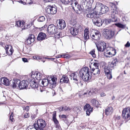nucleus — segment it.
Listing matches in <instances>:
<instances>
[{"mask_svg": "<svg viewBox=\"0 0 130 130\" xmlns=\"http://www.w3.org/2000/svg\"><path fill=\"white\" fill-rule=\"evenodd\" d=\"M87 14L86 15L87 17L90 18L92 20L93 22L94 25L98 27L101 26L103 23L104 22L108 21L107 20L105 21L104 20H101L99 18V14L96 11H93L90 12H86Z\"/></svg>", "mask_w": 130, "mask_h": 130, "instance_id": "1", "label": "nucleus"}, {"mask_svg": "<svg viewBox=\"0 0 130 130\" xmlns=\"http://www.w3.org/2000/svg\"><path fill=\"white\" fill-rule=\"evenodd\" d=\"M57 78L54 76H51L48 79H43L40 82L43 86L46 87L48 86L50 88H53L56 86Z\"/></svg>", "mask_w": 130, "mask_h": 130, "instance_id": "2", "label": "nucleus"}, {"mask_svg": "<svg viewBox=\"0 0 130 130\" xmlns=\"http://www.w3.org/2000/svg\"><path fill=\"white\" fill-rule=\"evenodd\" d=\"M46 125L45 121L42 119H38L37 123L34 124V127L32 126H29L26 130H43V128Z\"/></svg>", "mask_w": 130, "mask_h": 130, "instance_id": "3", "label": "nucleus"}, {"mask_svg": "<svg viewBox=\"0 0 130 130\" xmlns=\"http://www.w3.org/2000/svg\"><path fill=\"white\" fill-rule=\"evenodd\" d=\"M95 8H98L97 11H96L98 14H101L107 12L109 10L108 7L106 6H102V4L100 3H97Z\"/></svg>", "mask_w": 130, "mask_h": 130, "instance_id": "4", "label": "nucleus"}, {"mask_svg": "<svg viewBox=\"0 0 130 130\" xmlns=\"http://www.w3.org/2000/svg\"><path fill=\"white\" fill-rule=\"evenodd\" d=\"M104 56L106 57H111L115 55L116 54V50L111 47H107L104 50Z\"/></svg>", "mask_w": 130, "mask_h": 130, "instance_id": "5", "label": "nucleus"}, {"mask_svg": "<svg viewBox=\"0 0 130 130\" xmlns=\"http://www.w3.org/2000/svg\"><path fill=\"white\" fill-rule=\"evenodd\" d=\"M111 9L112 10L111 12L112 18L111 20L112 22H116L117 21V15L118 14V9L115 4L112 5L111 7Z\"/></svg>", "mask_w": 130, "mask_h": 130, "instance_id": "6", "label": "nucleus"}, {"mask_svg": "<svg viewBox=\"0 0 130 130\" xmlns=\"http://www.w3.org/2000/svg\"><path fill=\"white\" fill-rule=\"evenodd\" d=\"M94 2V0H83V3L88 7L87 9V12H90L93 11V8L91 6Z\"/></svg>", "mask_w": 130, "mask_h": 130, "instance_id": "7", "label": "nucleus"}, {"mask_svg": "<svg viewBox=\"0 0 130 130\" xmlns=\"http://www.w3.org/2000/svg\"><path fill=\"white\" fill-rule=\"evenodd\" d=\"M122 116L124 119H129L130 118V108L126 107L122 111Z\"/></svg>", "mask_w": 130, "mask_h": 130, "instance_id": "8", "label": "nucleus"}, {"mask_svg": "<svg viewBox=\"0 0 130 130\" xmlns=\"http://www.w3.org/2000/svg\"><path fill=\"white\" fill-rule=\"evenodd\" d=\"M103 35L106 38L110 39L113 37L114 32L111 30L106 29L103 32Z\"/></svg>", "mask_w": 130, "mask_h": 130, "instance_id": "9", "label": "nucleus"}, {"mask_svg": "<svg viewBox=\"0 0 130 130\" xmlns=\"http://www.w3.org/2000/svg\"><path fill=\"white\" fill-rule=\"evenodd\" d=\"M57 8L55 6H48L47 7L46 12L49 14H54L57 12Z\"/></svg>", "mask_w": 130, "mask_h": 130, "instance_id": "10", "label": "nucleus"}, {"mask_svg": "<svg viewBox=\"0 0 130 130\" xmlns=\"http://www.w3.org/2000/svg\"><path fill=\"white\" fill-rule=\"evenodd\" d=\"M42 76V74L38 72H32L31 75V77L32 79H36L37 80H39V83L40 82Z\"/></svg>", "mask_w": 130, "mask_h": 130, "instance_id": "11", "label": "nucleus"}, {"mask_svg": "<svg viewBox=\"0 0 130 130\" xmlns=\"http://www.w3.org/2000/svg\"><path fill=\"white\" fill-rule=\"evenodd\" d=\"M19 83V88L20 89H27L28 83L27 80H23L21 81L20 80Z\"/></svg>", "mask_w": 130, "mask_h": 130, "instance_id": "12", "label": "nucleus"}, {"mask_svg": "<svg viewBox=\"0 0 130 130\" xmlns=\"http://www.w3.org/2000/svg\"><path fill=\"white\" fill-rule=\"evenodd\" d=\"M69 24L72 26V27L76 26L77 24H80L78 23L76 20V18L73 15V14H71V16L69 19Z\"/></svg>", "mask_w": 130, "mask_h": 130, "instance_id": "13", "label": "nucleus"}, {"mask_svg": "<svg viewBox=\"0 0 130 130\" xmlns=\"http://www.w3.org/2000/svg\"><path fill=\"white\" fill-rule=\"evenodd\" d=\"M89 69L87 67H85L81 69L79 71L80 77H82L87 74L90 73L89 71Z\"/></svg>", "mask_w": 130, "mask_h": 130, "instance_id": "14", "label": "nucleus"}, {"mask_svg": "<svg viewBox=\"0 0 130 130\" xmlns=\"http://www.w3.org/2000/svg\"><path fill=\"white\" fill-rule=\"evenodd\" d=\"M80 26V24H77L76 26L72 27L70 29L71 34L74 36L77 35L78 33L79 28Z\"/></svg>", "mask_w": 130, "mask_h": 130, "instance_id": "15", "label": "nucleus"}, {"mask_svg": "<svg viewBox=\"0 0 130 130\" xmlns=\"http://www.w3.org/2000/svg\"><path fill=\"white\" fill-rule=\"evenodd\" d=\"M71 5L73 9L75 10H80L81 7L78 4L77 1L76 0L72 1Z\"/></svg>", "mask_w": 130, "mask_h": 130, "instance_id": "16", "label": "nucleus"}, {"mask_svg": "<svg viewBox=\"0 0 130 130\" xmlns=\"http://www.w3.org/2000/svg\"><path fill=\"white\" fill-rule=\"evenodd\" d=\"M101 36L100 33L99 31L96 30H94V34L91 33L90 34L91 38L95 40H99Z\"/></svg>", "mask_w": 130, "mask_h": 130, "instance_id": "17", "label": "nucleus"}, {"mask_svg": "<svg viewBox=\"0 0 130 130\" xmlns=\"http://www.w3.org/2000/svg\"><path fill=\"white\" fill-rule=\"evenodd\" d=\"M56 26L53 24H51L48 27L47 30L49 34H53L56 31Z\"/></svg>", "mask_w": 130, "mask_h": 130, "instance_id": "18", "label": "nucleus"}, {"mask_svg": "<svg viewBox=\"0 0 130 130\" xmlns=\"http://www.w3.org/2000/svg\"><path fill=\"white\" fill-rule=\"evenodd\" d=\"M57 23H58V25L60 29H64L66 26V23L64 20L59 19L57 21Z\"/></svg>", "mask_w": 130, "mask_h": 130, "instance_id": "19", "label": "nucleus"}, {"mask_svg": "<svg viewBox=\"0 0 130 130\" xmlns=\"http://www.w3.org/2000/svg\"><path fill=\"white\" fill-rule=\"evenodd\" d=\"M84 109L86 111V114L88 116L90 115V113L92 112L93 110V108H91L90 105L88 104H86L84 106Z\"/></svg>", "mask_w": 130, "mask_h": 130, "instance_id": "20", "label": "nucleus"}, {"mask_svg": "<svg viewBox=\"0 0 130 130\" xmlns=\"http://www.w3.org/2000/svg\"><path fill=\"white\" fill-rule=\"evenodd\" d=\"M35 39L34 36L33 35H31L26 41L25 43L28 45H29L34 42Z\"/></svg>", "mask_w": 130, "mask_h": 130, "instance_id": "21", "label": "nucleus"}, {"mask_svg": "<svg viewBox=\"0 0 130 130\" xmlns=\"http://www.w3.org/2000/svg\"><path fill=\"white\" fill-rule=\"evenodd\" d=\"M29 83L31 87L34 88H37L38 87V84L36 81L35 79H31Z\"/></svg>", "mask_w": 130, "mask_h": 130, "instance_id": "22", "label": "nucleus"}, {"mask_svg": "<svg viewBox=\"0 0 130 130\" xmlns=\"http://www.w3.org/2000/svg\"><path fill=\"white\" fill-rule=\"evenodd\" d=\"M113 111V108L111 107H107L105 110V114L107 115H111Z\"/></svg>", "mask_w": 130, "mask_h": 130, "instance_id": "23", "label": "nucleus"}, {"mask_svg": "<svg viewBox=\"0 0 130 130\" xmlns=\"http://www.w3.org/2000/svg\"><path fill=\"white\" fill-rule=\"evenodd\" d=\"M1 83L6 86H8L10 84L9 80L5 77L2 78L1 79Z\"/></svg>", "mask_w": 130, "mask_h": 130, "instance_id": "24", "label": "nucleus"}, {"mask_svg": "<svg viewBox=\"0 0 130 130\" xmlns=\"http://www.w3.org/2000/svg\"><path fill=\"white\" fill-rule=\"evenodd\" d=\"M46 36L45 34L41 32L38 35L37 39L38 40H42L45 39Z\"/></svg>", "mask_w": 130, "mask_h": 130, "instance_id": "25", "label": "nucleus"}, {"mask_svg": "<svg viewBox=\"0 0 130 130\" xmlns=\"http://www.w3.org/2000/svg\"><path fill=\"white\" fill-rule=\"evenodd\" d=\"M20 80L15 79L13 80L12 81V87L14 88H16L17 86L19 87Z\"/></svg>", "mask_w": 130, "mask_h": 130, "instance_id": "26", "label": "nucleus"}, {"mask_svg": "<svg viewBox=\"0 0 130 130\" xmlns=\"http://www.w3.org/2000/svg\"><path fill=\"white\" fill-rule=\"evenodd\" d=\"M78 75V74L76 72L71 73L70 75L71 79L77 81Z\"/></svg>", "mask_w": 130, "mask_h": 130, "instance_id": "27", "label": "nucleus"}, {"mask_svg": "<svg viewBox=\"0 0 130 130\" xmlns=\"http://www.w3.org/2000/svg\"><path fill=\"white\" fill-rule=\"evenodd\" d=\"M89 31L88 29L87 28H86L84 30V37L85 40H87L89 38ZM86 40L85 42H86Z\"/></svg>", "mask_w": 130, "mask_h": 130, "instance_id": "28", "label": "nucleus"}, {"mask_svg": "<svg viewBox=\"0 0 130 130\" xmlns=\"http://www.w3.org/2000/svg\"><path fill=\"white\" fill-rule=\"evenodd\" d=\"M56 113L55 111H54L53 112L52 115V119L53 120L54 122L55 123L56 125V126L57 127H58L59 126L58 125V122L56 118Z\"/></svg>", "mask_w": 130, "mask_h": 130, "instance_id": "29", "label": "nucleus"}, {"mask_svg": "<svg viewBox=\"0 0 130 130\" xmlns=\"http://www.w3.org/2000/svg\"><path fill=\"white\" fill-rule=\"evenodd\" d=\"M91 105L93 106H94L96 107H98L100 106V104L99 103L98 101L95 99H92L91 101Z\"/></svg>", "mask_w": 130, "mask_h": 130, "instance_id": "30", "label": "nucleus"}, {"mask_svg": "<svg viewBox=\"0 0 130 130\" xmlns=\"http://www.w3.org/2000/svg\"><path fill=\"white\" fill-rule=\"evenodd\" d=\"M90 74L91 73H90L82 77L83 80L84 81L86 82L90 80L91 77L90 75Z\"/></svg>", "mask_w": 130, "mask_h": 130, "instance_id": "31", "label": "nucleus"}, {"mask_svg": "<svg viewBox=\"0 0 130 130\" xmlns=\"http://www.w3.org/2000/svg\"><path fill=\"white\" fill-rule=\"evenodd\" d=\"M91 70L93 72H92V74L94 75L99 74L100 73V70L98 68H92V69L91 67L90 66Z\"/></svg>", "mask_w": 130, "mask_h": 130, "instance_id": "32", "label": "nucleus"}, {"mask_svg": "<svg viewBox=\"0 0 130 130\" xmlns=\"http://www.w3.org/2000/svg\"><path fill=\"white\" fill-rule=\"evenodd\" d=\"M69 81L68 77L66 76L63 75L60 80V82H63L65 83H67Z\"/></svg>", "mask_w": 130, "mask_h": 130, "instance_id": "33", "label": "nucleus"}, {"mask_svg": "<svg viewBox=\"0 0 130 130\" xmlns=\"http://www.w3.org/2000/svg\"><path fill=\"white\" fill-rule=\"evenodd\" d=\"M24 23L25 22L23 21H19L16 22L15 26L19 27H22L24 25Z\"/></svg>", "mask_w": 130, "mask_h": 130, "instance_id": "34", "label": "nucleus"}, {"mask_svg": "<svg viewBox=\"0 0 130 130\" xmlns=\"http://www.w3.org/2000/svg\"><path fill=\"white\" fill-rule=\"evenodd\" d=\"M104 71L105 74L111 72V70L109 67H104Z\"/></svg>", "mask_w": 130, "mask_h": 130, "instance_id": "35", "label": "nucleus"}, {"mask_svg": "<svg viewBox=\"0 0 130 130\" xmlns=\"http://www.w3.org/2000/svg\"><path fill=\"white\" fill-rule=\"evenodd\" d=\"M81 109V108L80 107L75 106L73 110L78 114L80 112Z\"/></svg>", "mask_w": 130, "mask_h": 130, "instance_id": "36", "label": "nucleus"}, {"mask_svg": "<svg viewBox=\"0 0 130 130\" xmlns=\"http://www.w3.org/2000/svg\"><path fill=\"white\" fill-rule=\"evenodd\" d=\"M100 45L101 46L102 48L104 50H105L106 48V43L104 41H102L100 43Z\"/></svg>", "mask_w": 130, "mask_h": 130, "instance_id": "37", "label": "nucleus"}, {"mask_svg": "<svg viewBox=\"0 0 130 130\" xmlns=\"http://www.w3.org/2000/svg\"><path fill=\"white\" fill-rule=\"evenodd\" d=\"M63 4H67L70 3L72 0H60Z\"/></svg>", "mask_w": 130, "mask_h": 130, "instance_id": "38", "label": "nucleus"}, {"mask_svg": "<svg viewBox=\"0 0 130 130\" xmlns=\"http://www.w3.org/2000/svg\"><path fill=\"white\" fill-rule=\"evenodd\" d=\"M115 25L119 28H124L125 27V25H123L122 24L119 23L115 24Z\"/></svg>", "mask_w": 130, "mask_h": 130, "instance_id": "39", "label": "nucleus"}, {"mask_svg": "<svg viewBox=\"0 0 130 130\" xmlns=\"http://www.w3.org/2000/svg\"><path fill=\"white\" fill-rule=\"evenodd\" d=\"M96 46L98 51H104V50L102 48L100 44H96Z\"/></svg>", "mask_w": 130, "mask_h": 130, "instance_id": "40", "label": "nucleus"}, {"mask_svg": "<svg viewBox=\"0 0 130 130\" xmlns=\"http://www.w3.org/2000/svg\"><path fill=\"white\" fill-rule=\"evenodd\" d=\"M45 19L44 17L41 16L38 19V21L39 22H43L45 21Z\"/></svg>", "mask_w": 130, "mask_h": 130, "instance_id": "41", "label": "nucleus"}, {"mask_svg": "<svg viewBox=\"0 0 130 130\" xmlns=\"http://www.w3.org/2000/svg\"><path fill=\"white\" fill-rule=\"evenodd\" d=\"M95 50L93 49L92 51H90V54H91L93 58H95L96 57V55L95 53Z\"/></svg>", "mask_w": 130, "mask_h": 130, "instance_id": "42", "label": "nucleus"}, {"mask_svg": "<svg viewBox=\"0 0 130 130\" xmlns=\"http://www.w3.org/2000/svg\"><path fill=\"white\" fill-rule=\"evenodd\" d=\"M106 76L107 78L109 79H110L112 78V76L111 74V72L106 74Z\"/></svg>", "mask_w": 130, "mask_h": 130, "instance_id": "43", "label": "nucleus"}, {"mask_svg": "<svg viewBox=\"0 0 130 130\" xmlns=\"http://www.w3.org/2000/svg\"><path fill=\"white\" fill-rule=\"evenodd\" d=\"M91 90L93 95H94L97 93L98 91V90L96 89H92Z\"/></svg>", "mask_w": 130, "mask_h": 130, "instance_id": "44", "label": "nucleus"}, {"mask_svg": "<svg viewBox=\"0 0 130 130\" xmlns=\"http://www.w3.org/2000/svg\"><path fill=\"white\" fill-rule=\"evenodd\" d=\"M118 62L116 59H114L111 63L114 66H116Z\"/></svg>", "mask_w": 130, "mask_h": 130, "instance_id": "45", "label": "nucleus"}, {"mask_svg": "<svg viewBox=\"0 0 130 130\" xmlns=\"http://www.w3.org/2000/svg\"><path fill=\"white\" fill-rule=\"evenodd\" d=\"M27 0H19V2L23 4V5H26Z\"/></svg>", "mask_w": 130, "mask_h": 130, "instance_id": "46", "label": "nucleus"}, {"mask_svg": "<svg viewBox=\"0 0 130 130\" xmlns=\"http://www.w3.org/2000/svg\"><path fill=\"white\" fill-rule=\"evenodd\" d=\"M62 55L64 56H63V57L69 59L70 58V56L69 54H63Z\"/></svg>", "mask_w": 130, "mask_h": 130, "instance_id": "47", "label": "nucleus"}, {"mask_svg": "<svg viewBox=\"0 0 130 130\" xmlns=\"http://www.w3.org/2000/svg\"><path fill=\"white\" fill-rule=\"evenodd\" d=\"M32 2L31 0H27L26 5H30L32 3Z\"/></svg>", "mask_w": 130, "mask_h": 130, "instance_id": "48", "label": "nucleus"}, {"mask_svg": "<svg viewBox=\"0 0 130 130\" xmlns=\"http://www.w3.org/2000/svg\"><path fill=\"white\" fill-rule=\"evenodd\" d=\"M10 47V49L9 50V52H10V53H9L8 54L9 55H11L13 52V49L12 48V46L11 45H9Z\"/></svg>", "mask_w": 130, "mask_h": 130, "instance_id": "49", "label": "nucleus"}, {"mask_svg": "<svg viewBox=\"0 0 130 130\" xmlns=\"http://www.w3.org/2000/svg\"><path fill=\"white\" fill-rule=\"evenodd\" d=\"M9 45H7V46H6L5 47V50H6V53L7 54H8V50L9 49V47H10V46H9Z\"/></svg>", "mask_w": 130, "mask_h": 130, "instance_id": "50", "label": "nucleus"}, {"mask_svg": "<svg viewBox=\"0 0 130 130\" xmlns=\"http://www.w3.org/2000/svg\"><path fill=\"white\" fill-rule=\"evenodd\" d=\"M13 114H12L10 116V120L11 121V122H13L14 121V119L13 118Z\"/></svg>", "mask_w": 130, "mask_h": 130, "instance_id": "51", "label": "nucleus"}, {"mask_svg": "<svg viewBox=\"0 0 130 130\" xmlns=\"http://www.w3.org/2000/svg\"><path fill=\"white\" fill-rule=\"evenodd\" d=\"M93 66L94 67L93 68H98L99 64L97 63H94L93 64Z\"/></svg>", "mask_w": 130, "mask_h": 130, "instance_id": "52", "label": "nucleus"}, {"mask_svg": "<svg viewBox=\"0 0 130 130\" xmlns=\"http://www.w3.org/2000/svg\"><path fill=\"white\" fill-rule=\"evenodd\" d=\"M30 25L29 24H27V25H24V28L25 29H27L29 28L30 26Z\"/></svg>", "mask_w": 130, "mask_h": 130, "instance_id": "53", "label": "nucleus"}, {"mask_svg": "<svg viewBox=\"0 0 130 130\" xmlns=\"http://www.w3.org/2000/svg\"><path fill=\"white\" fill-rule=\"evenodd\" d=\"M125 46L126 47H129L130 46V43L129 41H127V43L125 45Z\"/></svg>", "mask_w": 130, "mask_h": 130, "instance_id": "54", "label": "nucleus"}, {"mask_svg": "<svg viewBox=\"0 0 130 130\" xmlns=\"http://www.w3.org/2000/svg\"><path fill=\"white\" fill-rule=\"evenodd\" d=\"M29 114L28 113H26L24 115V117L25 118H27L29 117Z\"/></svg>", "mask_w": 130, "mask_h": 130, "instance_id": "55", "label": "nucleus"}, {"mask_svg": "<svg viewBox=\"0 0 130 130\" xmlns=\"http://www.w3.org/2000/svg\"><path fill=\"white\" fill-rule=\"evenodd\" d=\"M64 110L66 111H69L70 110V109L67 106H65L64 108Z\"/></svg>", "mask_w": 130, "mask_h": 130, "instance_id": "56", "label": "nucleus"}, {"mask_svg": "<svg viewBox=\"0 0 130 130\" xmlns=\"http://www.w3.org/2000/svg\"><path fill=\"white\" fill-rule=\"evenodd\" d=\"M87 92L88 93V95L90 96H91L92 95H93V93H92V92L91 91V89L90 91H89L88 92Z\"/></svg>", "mask_w": 130, "mask_h": 130, "instance_id": "57", "label": "nucleus"}, {"mask_svg": "<svg viewBox=\"0 0 130 130\" xmlns=\"http://www.w3.org/2000/svg\"><path fill=\"white\" fill-rule=\"evenodd\" d=\"M100 95L101 97L104 96L106 95L105 93L103 92H101L100 94Z\"/></svg>", "mask_w": 130, "mask_h": 130, "instance_id": "58", "label": "nucleus"}, {"mask_svg": "<svg viewBox=\"0 0 130 130\" xmlns=\"http://www.w3.org/2000/svg\"><path fill=\"white\" fill-rule=\"evenodd\" d=\"M42 59L41 57L38 56H37V60H39Z\"/></svg>", "mask_w": 130, "mask_h": 130, "instance_id": "59", "label": "nucleus"}, {"mask_svg": "<svg viewBox=\"0 0 130 130\" xmlns=\"http://www.w3.org/2000/svg\"><path fill=\"white\" fill-rule=\"evenodd\" d=\"M22 59L23 61L24 62H27V59L25 58H23Z\"/></svg>", "mask_w": 130, "mask_h": 130, "instance_id": "60", "label": "nucleus"}, {"mask_svg": "<svg viewBox=\"0 0 130 130\" xmlns=\"http://www.w3.org/2000/svg\"><path fill=\"white\" fill-rule=\"evenodd\" d=\"M63 56L64 55H62L57 56H56V58H58L60 57H63Z\"/></svg>", "mask_w": 130, "mask_h": 130, "instance_id": "61", "label": "nucleus"}, {"mask_svg": "<svg viewBox=\"0 0 130 130\" xmlns=\"http://www.w3.org/2000/svg\"><path fill=\"white\" fill-rule=\"evenodd\" d=\"M61 33L59 32V33H56V34L57 35V36H58V37H62L61 34Z\"/></svg>", "mask_w": 130, "mask_h": 130, "instance_id": "62", "label": "nucleus"}, {"mask_svg": "<svg viewBox=\"0 0 130 130\" xmlns=\"http://www.w3.org/2000/svg\"><path fill=\"white\" fill-rule=\"evenodd\" d=\"M43 0L44 2H51L53 1V0Z\"/></svg>", "mask_w": 130, "mask_h": 130, "instance_id": "63", "label": "nucleus"}, {"mask_svg": "<svg viewBox=\"0 0 130 130\" xmlns=\"http://www.w3.org/2000/svg\"><path fill=\"white\" fill-rule=\"evenodd\" d=\"M109 67L112 68L114 66L110 63L109 64Z\"/></svg>", "mask_w": 130, "mask_h": 130, "instance_id": "64", "label": "nucleus"}]
</instances>
